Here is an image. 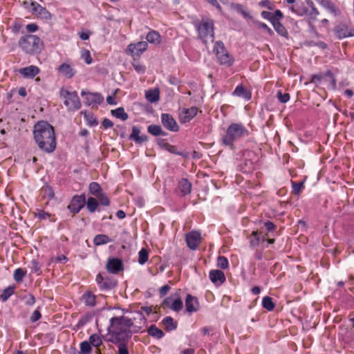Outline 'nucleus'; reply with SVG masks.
Here are the masks:
<instances>
[{"instance_id":"nucleus-1","label":"nucleus","mask_w":354,"mask_h":354,"mask_svg":"<svg viewBox=\"0 0 354 354\" xmlns=\"http://www.w3.org/2000/svg\"><path fill=\"white\" fill-rule=\"evenodd\" d=\"M33 135L38 147L46 152L51 153L56 148V139L55 131L49 123L39 121L35 126Z\"/></svg>"},{"instance_id":"nucleus-6","label":"nucleus","mask_w":354,"mask_h":354,"mask_svg":"<svg viewBox=\"0 0 354 354\" xmlns=\"http://www.w3.org/2000/svg\"><path fill=\"white\" fill-rule=\"evenodd\" d=\"M199 38L206 43L214 39V21L209 18H203L197 27Z\"/></svg>"},{"instance_id":"nucleus-33","label":"nucleus","mask_w":354,"mask_h":354,"mask_svg":"<svg viewBox=\"0 0 354 354\" xmlns=\"http://www.w3.org/2000/svg\"><path fill=\"white\" fill-rule=\"evenodd\" d=\"M88 189L90 194L95 196V197L102 193V189L100 185L96 182L91 183Z\"/></svg>"},{"instance_id":"nucleus-43","label":"nucleus","mask_w":354,"mask_h":354,"mask_svg":"<svg viewBox=\"0 0 354 354\" xmlns=\"http://www.w3.org/2000/svg\"><path fill=\"white\" fill-rule=\"evenodd\" d=\"M89 342L95 347H98L102 344V339L99 335L93 334L89 337Z\"/></svg>"},{"instance_id":"nucleus-5","label":"nucleus","mask_w":354,"mask_h":354,"mask_svg":"<svg viewBox=\"0 0 354 354\" xmlns=\"http://www.w3.org/2000/svg\"><path fill=\"white\" fill-rule=\"evenodd\" d=\"M59 93L68 111H75L81 108V102L76 91L62 88Z\"/></svg>"},{"instance_id":"nucleus-56","label":"nucleus","mask_w":354,"mask_h":354,"mask_svg":"<svg viewBox=\"0 0 354 354\" xmlns=\"http://www.w3.org/2000/svg\"><path fill=\"white\" fill-rule=\"evenodd\" d=\"M292 189H293V192L295 194H299L301 190L303 189L304 187V183L302 182H300V183H295V182H292Z\"/></svg>"},{"instance_id":"nucleus-7","label":"nucleus","mask_w":354,"mask_h":354,"mask_svg":"<svg viewBox=\"0 0 354 354\" xmlns=\"http://www.w3.org/2000/svg\"><path fill=\"white\" fill-rule=\"evenodd\" d=\"M213 51L216 54L217 59L221 64L227 65L228 66L232 65L234 59L227 53L222 41H218L215 43Z\"/></svg>"},{"instance_id":"nucleus-55","label":"nucleus","mask_w":354,"mask_h":354,"mask_svg":"<svg viewBox=\"0 0 354 354\" xmlns=\"http://www.w3.org/2000/svg\"><path fill=\"white\" fill-rule=\"evenodd\" d=\"M81 57L85 61L87 64H90L92 63V58L90 54V52L88 50H84L82 51Z\"/></svg>"},{"instance_id":"nucleus-23","label":"nucleus","mask_w":354,"mask_h":354,"mask_svg":"<svg viewBox=\"0 0 354 354\" xmlns=\"http://www.w3.org/2000/svg\"><path fill=\"white\" fill-rule=\"evenodd\" d=\"M147 41L153 45H158L161 43V36L160 33L156 30H150L147 36H146Z\"/></svg>"},{"instance_id":"nucleus-31","label":"nucleus","mask_w":354,"mask_h":354,"mask_svg":"<svg viewBox=\"0 0 354 354\" xmlns=\"http://www.w3.org/2000/svg\"><path fill=\"white\" fill-rule=\"evenodd\" d=\"M84 117L86 122V124L89 127H95L97 125L98 122L95 115L91 112L85 111L84 113Z\"/></svg>"},{"instance_id":"nucleus-20","label":"nucleus","mask_w":354,"mask_h":354,"mask_svg":"<svg viewBox=\"0 0 354 354\" xmlns=\"http://www.w3.org/2000/svg\"><path fill=\"white\" fill-rule=\"evenodd\" d=\"M140 129L136 126L132 128V132L129 136V139L134 140L138 144H142L147 140V136L145 134L140 135Z\"/></svg>"},{"instance_id":"nucleus-61","label":"nucleus","mask_w":354,"mask_h":354,"mask_svg":"<svg viewBox=\"0 0 354 354\" xmlns=\"http://www.w3.org/2000/svg\"><path fill=\"white\" fill-rule=\"evenodd\" d=\"M41 317V313L38 309H37L33 312L32 315H31V317L30 318V320L31 321V322H35L38 321L39 319H40Z\"/></svg>"},{"instance_id":"nucleus-62","label":"nucleus","mask_w":354,"mask_h":354,"mask_svg":"<svg viewBox=\"0 0 354 354\" xmlns=\"http://www.w3.org/2000/svg\"><path fill=\"white\" fill-rule=\"evenodd\" d=\"M30 269L32 272H38L40 270V266L38 261H37L36 260H32L31 261Z\"/></svg>"},{"instance_id":"nucleus-32","label":"nucleus","mask_w":354,"mask_h":354,"mask_svg":"<svg viewBox=\"0 0 354 354\" xmlns=\"http://www.w3.org/2000/svg\"><path fill=\"white\" fill-rule=\"evenodd\" d=\"M271 24L278 34L282 36L288 34L286 29L279 21L274 20Z\"/></svg>"},{"instance_id":"nucleus-13","label":"nucleus","mask_w":354,"mask_h":354,"mask_svg":"<svg viewBox=\"0 0 354 354\" xmlns=\"http://www.w3.org/2000/svg\"><path fill=\"white\" fill-rule=\"evenodd\" d=\"M198 109L196 106L182 108L179 111V119L181 123H187L192 120L197 114Z\"/></svg>"},{"instance_id":"nucleus-35","label":"nucleus","mask_w":354,"mask_h":354,"mask_svg":"<svg viewBox=\"0 0 354 354\" xmlns=\"http://www.w3.org/2000/svg\"><path fill=\"white\" fill-rule=\"evenodd\" d=\"M324 78H328V80L331 82L333 88H335L336 86V80L330 71H328L323 76ZM322 78V75H314L313 76V80H321Z\"/></svg>"},{"instance_id":"nucleus-17","label":"nucleus","mask_w":354,"mask_h":354,"mask_svg":"<svg viewBox=\"0 0 354 354\" xmlns=\"http://www.w3.org/2000/svg\"><path fill=\"white\" fill-rule=\"evenodd\" d=\"M186 310L189 314L198 311L199 308V303L198 299L192 295L187 294L185 299Z\"/></svg>"},{"instance_id":"nucleus-38","label":"nucleus","mask_w":354,"mask_h":354,"mask_svg":"<svg viewBox=\"0 0 354 354\" xmlns=\"http://www.w3.org/2000/svg\"><path fill=\"white\" fill-rule=\"evenodd\" d=\"M262 306L268 311H272L274 310L275 304L270 297L266 296L263 298Z\"/></svg>"},{"instance_id":"nucleus-10","label":"nucleus","mask_w":354,"mask_h":354,"mask_svg":"<svg viewBox=\"0 0 354 354\" xmlns=\"http://www.w3.org/2000/svg\"><path fill=\"white\" fill-rule=\"evenodd\" d=\"M81 95L82 97H84V103L87 106H91L92 107L97 106L104 100L103 96L99 93H86L82 91Z\"/></svg>"},{"instance_id":"nucleus-34","label":"nucleus","mask_w":354,"mask_h":354,"mask_svg":"<svg viewBox=\"0 0 354 354\" xmlns=\"http://www.w3.org/2000/svg\"><path fill=\"white\" fill-rule=\"evenodd\" d=\"M147 130L149 133H151V135L155 136L165 135V133L163 132L161 127L159 125L151 124V125L148 126Z\"/></svg>"},{"instance_id":"nucleus-52","label":"nucleus","mask_w":354,"mask_h":354,"mask_svg":"<svg viewBox=\"0 0 354 354\" xmlns=\"http://www.w3.org/2000/svg\"><path fill=\"white\" fill-rule=\"evenodd\" d=\"M42 192L44 196L48 197L49 199H51L54 197V192L53 189L49 186H46L42 188Z\"/></svg>"},{"instance_id":"nucleus-53","label":"nucleus","mask_w":354,"mask_h":354,"mask_svg":"<svg viewBox=\"0 0 354 354\" xmlns=\"http://www.w3.org/2000/svg\"><path fill=\"white\" fill-rule=\"evenodd\" d=\"M96 198H98V200L100 201V203L102 205H104V206H108L109 205V203H110V201H109V198L106 196V195L105 194H104L103 192L101 193L100 195H98L97 196H96Z\"/></svg>"},{"instance_id":"nucleus-64","label":"nucleus","mask_w":354,"mask_h":354,"mask_svg":"<svg viewBox=\"0 0 354 354\" xmlns=\"http://www.w3.org/2000/svg\"><path fill=\"white\" fill-rule=\"evenodd\" d=\"M259 5L261 7H266L268 9H272V4L269 0H263L259 3Z\"/></svg>"},{"instance_id":"nucleus-46","label":"nucleus","mask_w":354,"mask_h":354,"mask_svg":"<svg viewBox=\"0 0 354 354\" xmlns=\"http://www.w3.org/2000/svg\"><path fill=\"white\" fill-rule=\"evenodd\" d=\"M26 274V272L22 268H17L15 270L14 279L17 282L21 281Z\"/></svg>"},{"instance_id":"nucleus-47","label":"nucleus","mask_w":354,"mask_h":354,"mask_svg":"<svg viewBox=\"0 0 354 354\" xmlns=\"http://www.w3.org/2000/svg\"><path fill=\"white\" fill-rule=\"evenodd\" d=\"M24 304L27 306H33L35 303V298L32 294H27L23 296L22 298Z\"/></svg>"},{"instance_id":"nucleus-49","label":"nucleus","mask_w":354,"mask_h":354,"mask_svg":"<svg viewBox=\"0 0 354 354\" xmlns=\"http://www.w3.org/2000/svg\"><path fill=\"white\" fill-rule=\"evenodd\" d=\"M90 342L84 341L80 344V352L82 354H89L91 350Z\"/></svg>"},{"instance_id":"nucleus-57","label":"nucleus","mask_w":354,"mask_h":354,"mask_svg":"<svg viewBox=\"0 0 354 354\" xmlns=\"http://www.w3.org/2000/svg\"><path fill=\"white\" fill-rule=\"evenodd\" d=\"M35 216L38 217L39 219L46 220L47 218H49L51 215L44 210L38 209Z\"/></svg>"},{"instance_id":"nucleus-59","label":"nucleus","mask_w":354,"mask_h":354,"mask_svg":"<svg viewBox=\"0 0 354 354\" xmlns=\"http://www.w3.org/2000/svg\"><path fill=\"white\" fill-rule=\"evenodd\" d=\"M165 149L169 151L171 153L177 154V155H181L180 152L178 151V149L176 146L169 145L168 143H166L165 145Z\"/></svg>"},{"instance_id":"nucleus-50","label":"nucleus","mask_w":354,"mask_h":354,"mask_svg":"<svg viewBox=\"0 0 354 354\" xmlns=\"http://www.w3.org/2000/svg\"><path fill=\"white\" fill-rule=\"evenodd\" d=\"M255 25L257 28H261L265 32H266L268 35H272L274 34L273 31L270 28H269L267 24L265 23H263L261 21H256L254 22Z\"/></svg>"},{"instance_id":"nucleus-51","label":"nucleus","mask_w":354,"mask_h":354,"mask_svg":"<svg viewBox=\"0 0 354 354\" xmlns=\"http://www.w3.org/2000/svg\"><path fill=\"white\" fill-rule=\"evenodd\" d=\"M115 286V283L109 279H104L103 282L101 283V285L99 286V288L101 290H111Z\"/></svg>"},{"instance_id":"nucleus-42","label":"nucleus","mask_w":354,"mask_h":354,"mask_svg":"<svg viewBox=\"0 0 354 354\" xmlns=\"http://www.w3.org/2000/svg\"><path fill=\"white\" fill-rule=\"evenodd\" d=\"M261 241V236L259 234V233L256 231H253L251 234V239H250V246L252 248H255L258 246Z\"/></svg>"},{"instance_id":"nucleus-16","label":"nucleus","mask_w":354,"mask_h":354,"mask_svg":"<svg viewBox=\"0 0 354 354\" xmlns=\"http://www.w3.org/2000/svg\"><path fill=\"white\" fill-rule=\"evenodd\" d=\"M106 267L109 272L117 274L123 270V263L120 259L109 258Z\"/></svg>"},{"instance_id":"nucleus-30","label":"nucleus","mask_w":354,"mask_h":354,"mask_svg":"<svg viewBox=\"0 0 354 354\" xmlns=\"http://www.w3.org/2000/svg\"><path fill=\"white\" fill-rule=\"evenodd\" d=\"M111 115L117 118L121 119L122 121L127 120L129 118L128 114L124 111L123 107H119L112 110Z\"/></svg>"},{"instance_id":"nucleus-3","label":"nucleus","mask_w":354,"mask_h":354,"mask_svg":"<svg viewBox=\"0 0 354 354\" xmlns=\"http://www.w3.org/2000/svg\"><path fill=\"white\" fill-rule=\"evenodd\" d=\"M248 130L241 123H232L227 129L225 136L222 138V142L232 149L234 148V143L243 137L248 136Z\"/></svg>"},{"instance_id":"nucleus-14","label":"nucleus","mask_w":354,"mask_h":354,"mask_svg":"<svg viewBox=\"0 0 354 354\" xmlns=\"http://www.w3.org/2000/svg\"><path fill=\"white\" fill-rule=\"evenodd\" d=\"M30 6L32 14L35 15L37 17L44 19H50L51 18L50 13L38 3L31 2Z\"/></svg>"},{"instance_id":"nucleus-25","label":"nucleus","mask_w":354,"mask_h":354,"mask_svg":"<svg viewBox=\"0 0 354 354\" xmlns=\"http://www.w3.org/2000/svg\"><path fill=\"white\" fill-rule=\"evenodd\" d=\"M161 324L165 327L167 331H171L177 328V322L174 321V319L169 316L165 317L161 322Z\"/></svg>"},{"instance_id":"nucleus-21","label":"nucleus","mask_w":354,"mask_h":354,"mask_svg":"<svg viewBox=\"0 0 354 354\" xmlns=\"http://www.w3.org/2000/svg\"><path fill=\"white\" fill-rule=\"evenodd\" d=\"M58 71L67 78L73 77L76 73V71L73 67L71 64L66 63H64L60 65L58 68Z\"/></svg>"},{"instance_id":"nucleus-37","label":"nucleus","mask_w":354,"mask_h":354,"mask_svg":"<svg viewBox=\"0 0 354 354\" xmlns=\"http://www.w3.org/2000/svg\"><path fill=\"white\" fill-rule=\"evenodd\" d=\"M15 286H10L3 290L1 295V299L3 301H6L15 292Z\"/></svg>"},{"instance_id":"nucleus-8","label":"nucleus","mask_w":354,"mask_h":354,"mask_svg":"<svg viewBox=\"0 0 354 354\" xmlns=\"http://www.w3.org/2000/svg\"><path fill=\"white\" fill-rule=\"evenodd\" d=\"M187 247L192 250H196L202 242L201 233L199 231L192 230L185 235Z\"/></svg>"},{"instance_id":"nucleus-29","label":"nucleus","mask_w":354,"mask_h":354,"mask_svg":"<svg viewBox=\"0 0 354 354\" xmlns=\"http://www.w3.org/2000/svg\"><path fill=\"white\" fill-rule=\"evenodd\" d=\"M111 239L106 234H97L94 237L93 243L95 245L99 246L110 243Z\"/></svg>"},{"instance_id":"nucleus-60","label":"nucleus","mask_w":354,"mask_h":354,"mask_svg":"<svg viewBox=\"0 0 354 354\" xmlns=\"http://www.w3.org/2000/svg\"><path fill=\"white\" fill-rule=\"evenodd\" d=\"M118 354H129V351L124 342H118Z\"/></svg>"},{"instance_id":"nucleus-39","label":"nucleus","mask_w":354,"mask_h":354,"mask_svg":"<svg viewBox=\"0 0 354 354\" xmlns=\"http://www.w3.org/2000/svg\"><path fill=\"white\" fill-rule=\"evenodd\" d=\"M132 320H139L140 326H138L139 329H141L143 326L145 325L147 322V318L143 315V314L140 311H136L133 313V317H131Z\"/></svg>"},{"instance_id":"nucleus-48","label":"nucleus","mask_w":354,"mask_h":354,"mask_svg":"<svg viewBox=\"0 0 354 354\" xmlns=\"http://www.w3.org/2000/svg\"><path fill=\"white\" fill-rule=\"evenodd\" d=\"M217 266L221 269H226L228 267V260L223 256H220L217 259Z\"/></svg>"},{"instance_id":"nucleus-19","label":"nucleus","mask_w":354,"mask_h":354,"mask_svg":"<svg viewBox=\"0 0 354 354\" xmlns=\"http://www.w3.org/2000/svg\"><path fill=\"white\" fill-rule=\"evenodd\" d=\"M209 279L215 284H221L225 281V276L223 271L213 270L209 272Z\"/></svg>"},{"instance_id":"nucleus-45","label":"nucleus","mask_w":354,"mask_h":354,"mask_svg":"<svg viewBox=\"0 0 354 354\" xmlns=\"http://www.w3.org/2000/svg\"><path fill=\"white\" fill-rule=\"evenodd\" d=\"M148 260V252L147 250L142 248L138 252V263L141 265L145 264Z\"/></svg>"},{"instance_id":"nucleus-11","label":"nucleus","mask_w":354,"mask_h":354,"mask_svg":"<svg viewBox=\"0 0 354 354\" xmlns=\"http://www.w3.org/2000/svg\"><path fill=\"white\" fill-rule=\"evenodd\" d=\"M85 203L86 198L84 195H75L72 198L68 205V209L72 214H76L80 212Z\"/></svg>"},{"instance_id":"nucleus-27","label":"nucleus","mask_w":354,"mask_h":354,"mask_svg":"<svg viewBox=\"0 0 354 354\" xmlns=\"http://www.w3.org/2000/svg\"><path fill=\"white\" fill-rule=\"evenodd\" d=\"M179 189L183 195H186L191 192L192 184L187 179L183 178L179 182Z\"/></svg>"},{"instance_id":"nucleus-15","label":"nucleus","mask_w":354,"mask_h":354,"mask_svg":"<svg viewBox=\"0 0 354 354\" xmlns=\"http://www.w3.org/2000/svg\"><path fill=\"white\" fill-rule=\"evenodd\" d=\"M161 122L165 128L171 131L176 132L179 129L176 120L168 113H162L161 115Z\"/></svg>"},{"instance_id":"nucleus-22","label":"nucleus","mask_w":354,"mask_h":354,"mask_svg":"<svg viewBox=\"0 0 354 354\" xmlns=\"http://www.w3.org/2000/svg\"><path fill=\"white\" fill-rule=\"evenodd\" d=\"M164 304L176 312L180 311L183 307V301L180 298L172 301L171 298L167 297L164 300Z\"/></svg>"},{"instance_id":"nucleus-28","label":"nucleus","mask_w":354,"mask_h":354,"mask_svg":"<svg viewBox=\"0 0 354 354\" xmlns=\"http://www.w3.org/2000/svg\"><path fill=\"white\" fill-rule=\"evenodd\" d=\"M148 334L156 339H161L164 336V333L162 330L157 328L154 324L151 325L147 330Z\"/></svg>"},{"instance_id":"nucleus-54","label":"nucleus","mask_w":354,"mask_h":354,"mask_svg":"<svg viewBox=\"0 0 354 354\" xmlns=\"http://www.w3.org/2000/svg\"><path fill=\"white\" fill-rule=\"evenodd\" d=\"M277 98L281 103H286L290 100V95L287 93H282L281 91L277 93Z\"/></svg>"},{"instance_id":"nucleus-41","label":"nucleus","mask_w":354,"mask_h":354,"mask_svg":"<svg viewBox=\"0 0 354 354\" xmlns=\"http://www.w3.org/2000/svg\"><path fill=\"white\" fill-rule=\"evenodd\" d=\"M231 7L237 12L241 14L245 18L250 17L249 13L246 11L245 8L243 5L239 3H232L231 5Z\"/></svg>"},{"instance_id":"nucleus-58","label":"nucleus","mask_w":354,"mask_h":354,"mask_svg":"<svg viewBox=\"0 0 354 354\" xmlns=\"http://www.w3.org/2000/svg\"><path fill=\"white\" fill-rule=\"evenodd\" d=\"M292 10L295 12L297 15H299V16H303L304 15H306L307 13V8H305V7H299V6H297L296 8L295 7H292Z\"/></svg>"},{"instance_id":"nucleus-24","label":"nucleus","mask_w":354,"mask_h":354,"mask_svg":"<svg viewBox=\"0 0 354 354\" xmlns=\"http://www.w3.org/2000/svg\"><path fill=\"white\" fill-rule=\"evenodd\" d=\"M233 95L237 97H243L246 100L251 99V93L246 91L242 85H238L234 91Z\"/></svg>"},{"instance_id":"nucleus-26","label":"nucleus","mask_w":354,"mask_h":354,"mask_svg":"<svg viewBox=\"0 0 354 354\" xmlns=\"http://www.w3.org/2000/svg\"><path fill=\"white\" fill-rule=\"evenodd\" d=\"M82 301L87 306L93 307L95 305L96 297L91 292H86L82 295Z\"/></svg>"},{"instance_id":"nucleus-2","label":"nucleus","mask_w":354,"mask_h":354,"mask_svg":"<svg viewBox=\"0 0 354 354\" xmlns=\"http://www.w3.org/2000/svg\"><path fill=\"white\" fill-rule=\"evenodd\" d=\"M133 322L131 318L126 316L114 317L110 319V325L108 327V341L118 344L125 342L131 337V327Z\"/></svg>"},{"instance_id":"nucleus-18","label":"nucleus","mask_w":354,"mask_h":354,"mask_svg":"<svg viewBox=\"0 0 354 354\" xmlns=\"http://www.w3.org/2000/svg\"><path fill=\"white\" fill-rule=\"evenodd\" d=\"M19 73L26 78H33L39 73V68L36 66H29L20 68Z\"/></svg>"},{"instance_id":"nucleus-44","label":"nucleus","mask_w":354,"mask_h":354,"mask_svg":"<svg viewBox=\"0 0 354 354\" xmlns=\"http://www.w3.org/2000/svg\"><path fill=\"white\" fill-rule=\"evenodd\" d=\"M324 6L327 10L335 16H338L340 14L339 10L332 2L327 1L325 3Z\"/></svg>"},{"instance_id":"nucleus-9","label":"nucleus","mask_w":354,"mask_h":354,"mask_svg":"<svg viewBox=\"0 0 354 354\" xmlns=\"http://www.w3.org/2000/svg\"><path fill=\"white\" fill-rule=\"evenodd\" d=\"M334 32L339 39L354 36V28L346 23H340L334 28Z\"/></svg>"},{"instance_id":"nucleus-4","label":"nucleus","mask_w":354,"mask_h":354,"mask_svg":"<svg viewBox=\"0 0 354 354\" xmlns=\"http://www.w3.org/2000/svg\"><path fill=\"white\" fill-rule=\"evenodd\" d=\"M19 46L26 53L34 54L40 50L41 39L36 35H26L19 39Z\"/></svg>"},{"instance_id":"nucleus-40","label":"nucleus","mask_w":354,"mask_h":354,"mask_svg":"<svg viewBox=\"0 0 354 354\" xmlns=\"http://www.w3.org/2000/svg\"><path fill=\"white\" fill-rule=\"evenodd\" d=\"M97 207H98V202L95 198L89 197L87 199L86 207L90 212L93 213V212H95Z\"/></svg>"},{"instance_id":"nucleus-63","label":"nucleus","mask_w":354,"mask_h":354,"mask_svg":"<svg viewBox=\"0 0 354 354\" xmlns=\"http://www.w3.org/2000/svg\"><path fill=\"white\" fill-rule=\"evenodd\" d=\"M261 17L272 23L274 19H273L272 13L268 11H262L261 13Z\"/></svg>"},{"instance_id":"nucleus-12","label":"nucleus","mask_w":354,"mask_h":354,"mask_svg":"<svg viewBox=\"0 0 354 354\" xmlns=\"http://www.w3.org/2000/svg\"><path fill=\"white\" fill-rule=\"evenodd\" d=\"M148 47L147 41H139L136 44H130L127 48V53L133 57H140Z\"/></svg>"},{"instance_id":"nucleus-36","label":"nucleus","mask_w":354,"mask_h":354,"mask_svg":"<svg viewBox=\"0 0 354 354\" xmlns=\"http://www.w3.org/2000/svg\"><path fill=\"white\" fill-rule=\"evenodd\" d=\"M146 98L150 102H156L159 100V91L158 89L149 90L146 93Z\"/></svg>"}]
</instances>
